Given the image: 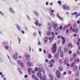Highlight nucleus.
Returning a JSON list of instances; mask_svg holds the SVG:
<instances>
[{"label":"nucleus","mask_w":80,"mask_h":80,"mask_svg":"<svg viewBox=\"0 0 80 80\" xmlns=\"http://www.w3.org/2000/svg\"><path fill=\"white\" fill-rule=\"evenodd\" d=\"M77 23H74L72 26L73 28H72V26H71L70 27V31H72L73 32H75L76 33H78V31H79V29L78 28V27H77Z\"/></svg>","instance_id":"1"},{"label":"nucleus","mask_w":80,"mask_h":80,"mask_svg":"<svg viewBox=\"0 0 80 80\" xmlns=\"http://www.w3.org/2000/svg\"><path fill=\"white\" fill-rule=\"evenodd\" d=\"M57 44L55 43L53 44L52 45V52L54 53H55L57 52Z\"/></svg>","instance_id":"2"},{"label":"nucleus","mask_w":80,"mask_h":80,"mask_svg":"<svg viewBox=\"0 0 80 80\" xmlns=\"http://www.w3.org/2000/svg\"><path fill=\"white\" fill-rule=\"evenodd\" d=\"M58 51L59 53H60V56L61 57H63V52L62 50V48L59 47L58 49Z\"/></svg>","instance_id":"3"},{"label":"nucleus","mask_w":80,"mask_h":80,"mask_svg":"<svg viewBox=\"0 0 80 80\" xmlns=\"http://www.w3.org/2000/svg\"><path fill=\"white\" fill-rule=\"evenodd\" d=\"M56 74L57 76V78H59L61 77V74L60 73V72L58 70H57L56 71Z\"/></svg>","instance_id":"4"},{"label":"nucleus","mask_w":80,"mask_h":80,"mask_svg":"<svg viewBox=\"0 0 80 80\" xmlns=\"http://www.w3.org/2000/svg\"><path fill=\"white\" fill-rule=\"evenodd\" d=\"M69 47H68L67 46H66L64 48V52L65 53H67V52L69 51Z\"/></svg>","instance_id":"5"},{"label":"nucleus","mask_w":80,"mask_h":80,"mask_svg":"<svg viewBox=\"0 0 80 80\" xmlns=\"http://www.w3.org/2000/svg\"><path fill=\"white\" fill-rule=\"evenodd\" d=\"M63 8L64 10H67H67H70V7L67 6V4H66L65 6L64 5L63 6Z\"/></svg>","instance_id":"6"},{"label":"nucleus","mask_w":80,"mask_h":80,"mask_svg":"<svg viewBox=\"0 0 80 80\" xmlns=\"http://www.w3.org/2000/svg\"><path fill=\"white\" fill-rule=\"evenodd\" d=\"M32 79L35 80H38V78L36 76H35V74L32 75Z\"/></svg>","instance_id":"7"},{"label":"nucleus","mask_w":80,"mask_h":80,"mask_svg":"<svg viewBox=\"0 0 80 80\" xmlns=\"http://www.w3.org/2000/svg\"><path fill=\"white\" fill-rule=\"evenodd\" d=\"M63 62L65 65L68 64V59L67 58H65L64 59Z\"/></svg>","instance_id":"8"},{"label":"nucleus","mask_w":80,"mask_h":80,"mask_svg":"<svg viewBox=\"0 0 80 80\" xmlns=\"http://www.w3.org/2000/svg\"><path fill=\"white\" fill-rule=\"evenodd\" d=\"M54 57L55 58H58V57H59V53L58 52L56 53L54 55Z\"/></svg>","instance_id":"9"},{"label":"nucleus","mask_w":80,"mask_h":80,"mask_svg":"<svg viewBox=\"0 0 80 80\" xmlns=\"http://www.w3.org/2000/svg\"><path fill=\"white\" fill-rule=\"evenodd\" d=\"M49 77L50 80H53V77L52 74L50 73L49 74Z\"/></svg>","instance_id":"10"},{"label":"nucleus","mask_w":80,"mask_h":80,"mask_svg":"<svg viewBox=\"0 0 80 80\" xmlns=\"http://www.w3.org/2000/svg\"><path fill=\"white\" fill-rule=\"evenodd\" d=\"M27 65L28 67H30L32 65V62L30 61H28L27 62Z\"/></svg>","instance_id":"11"},{"label":"nucleus","mask_w":80,"mask_h":80,"mask_svg":"<svg viewBox=\"0 0 80 80\" xmlns=\"http://www.w3.org/2000/svg\"><path fill=\"white\" fill-rule=\"evenodd\" d=\"M77 68H78V67L77 66H74L73 68V70L74 72H76L77 71Z\"/></svg>","instance_id":"12"},{"label":"nucleus","mask_w":80,"mask_h":80,"mask_svg":"<svg viewBox=\"0 0 80 80\" xmlns=\"http://www.w3.org/2000/svg\"><path fill=\"white\" fill-rule=\"evenodd\" d=\"M28 73H29V75H30V74H31V72H32V68H28Z\"/></svg>","instance_id":"13"},{"label":"nucleus","mask_w":80,"mask_h":80,"mask_svg":"<svg viewBox=\"0 0 80 80\" xmlns=\"http://www.w3.org/2000/svg\"><path fill=\"white\" fill-rule=\"evenodd\" d=\"M55 62V60L54 59H51L49 61V64H53Z\"/></svg>","instance_id":"14"},{"label":"nucleus","mask_w":80,"mask_h":80,"mask_svg":"<svg viewBox=\"0 0 80 80\" xmlns=\"http://www.w3.org/2000/svg\"><path fill=\"white\" fill-rule=\"evenodd\" d=\"M16 26L17 28V29H18V30H19V31H20V30H21V28H20V27L19 26V25L17 24L16 25Z\"/></svg>","instance_id":"15"},{"label":"nucleus","mask_w":80,"mask_h":80,"mask_svg":"<svg viewBox=\"0 0 80 80\" xmlns=\"http://www.w3.org/2000/svg\"><path fill=\"white\" fill-rule=\"evenodd\" d=\"M9 9L10 11L11 12H12V13H15V11L13 10V9H12V8H10Z\"/></svg>","instance_id":"16"},{"label":"nucleus","mask_w":80,"mask_h":80,"mask_svg":"<svg viewBox=\"0 0 80 80\" xmlns=\"http://www.w3.org/2000/svg\"><path fill=\"white\" fill-rule=\"evenodd\" d=\"M51 34H52V32H51V31L47 32V35H51Z\"/></svg>","instance_id":"17"},{"label":"nucleus","mask_w":80,"mask_h":80,"mask_svg":"<svg viewBox=\"0 0 80 80\" xmlns=\"http://www.w3.org/2000/svg\"><path fill=\"white\" fill-rule=\"evenodd\" d=\"M59 70L60 72H62L63 70V67H62V66H60L59 67Z\"/></svg>","instance_id":"18"},{"label":"nucleus","mask_w":80,"mask_h":80,"mask_svg":"<svg viewBox=\"0 0 80 80\" xmlns=\"http://www.w3.org/2000/svg\"><path fill=\"white\" fill-rule=\"evenodd\" d=\"M41 75L42 74L40 72H38L37 73V75L38 77H40L41 76Z\"/></svg>","instance_id":"19"},{"label":"nucleus","mask_w":80,"mask_h":80,"mask_svg":"<svg viewBox=\"0 0 80 80\" xmlns=\"http://www.w3.org/2000/svg\"><path fill=\"white\" fill-rule=\"evenodd\" d=\"M48 58H52V55L50 54H48Z\"/></svg>","instance_id":"20"},{"label":"nucleus","mask_w":80,"mask_h":80,"mask_svg":"<svg viewBox=\"0 0 80 80\" xmlns=\"http://www.w3.org/2000/svg\"><path fill=\"white\" fill-rule=\"evenodd\" d=\"M30 58V56L29 55H28L26 56V60H29Z\"/></svg>","instance_id":"21"},{"label":"nucleus","mask_w":80,"mask_h":80,"mask_svg":"<svg viewBox=\"0 0 80 80\" xmlns=\"http://www.w3.org/2000/svg\"><path fill=\"white\" fill-rule=\"evenodd\" d=\"M72 44L71 43H69L68 45V46L69 47H69H70V48H71V47H72Z\"/></svg>","instance_id":"22"},{"label":"nucleus","mask_w":80,"mask_h":80,"mask_svg":"<svg viewBox=\"0 0 80 80\" xmlns=\"http://www.w3.org/2000/svg\"><path fill=\"white\" fill-rule=\"evenodd\" d=\"M76 57H77V53H75L73 55V58H75Z\"/></svg>","instance_id":"23"},{"label":"nucleus","mask_w":80,"mask_h":80,"mask_svg":"<svg viewBox=\"0 0 80 80\" xmlns=\"http://www.w3.org/2000/svg\"><path fill=\"white\" fill-rule=\"evenodd\" d=\"M34 13H35V15H36V16H38V15H39V14H38V13H37V12H36V11H34Z\"/></svg>","instance_id":"24"},{"label":"nucleus","mask_w":80,"mask_h":80,"mask_svg":"<svg viewBox=\"0 0 80 80\" xmlns=\"http://www.w3.org/2000/svg\"><path fill=\"white\" fill-rule=\"evenodd\" d=\"M19 65H20V66H21L22 67H24V64H23V63L22 62H21V63Z\"/></svg>","instance_id":"25"},{"label":"nucleus","mask_w":80,"mask_h":80,"mask_svg":"<svg viewBox=\"0 0 80 80\" xmlns=\"http://www.w3.org/2000/svg\"><path fill=\"white\" fill-rule=\"evenodd\" d=\"M76 75H79V71L78 70H77L76 72Z\"/></svg>","instance_id":"26"},{"label":"nucleus","mask_w":80,"mask_h":80,"mask_svg":"<svg viewBox=\"0 0 80 80\" xmlns=\"http://www.w3.org/2000/svg\"><path fill=\"white\" fill-rule=\"evenodd\" d=\"M61 39L63 40H66V38L63 37V36H61Z\"/></svg>","instance_id":"27"},{"label":"nucleus","mask_w":80,"mask_h":80,"mask_svg":"<svg viewBox=\"0 0 80 80\" xmlns=\"http://www.w3.org/2000/svg\"><path fill=\"white\" fill-rule=\"evenodd\" d=\"M42 80H47V78H46V76L44 75L42 78Z\"/></svg>","instance_id":"28"},{"label":"nucleus","mask_w":80,"mask_h":80,"mask_svg":"<svg viewBox=\"0 0 80 80\" xmlns=\"http://www.w3.org/2000/svg\"><path fill=\"white\" fill-rule=\"evenodd\" d=\"M18 70L20 73H21V74H22V72L20 70V68H18Z\"/></svg>","instance_id":"29"},{"label":"nucleus","mask_w":80,"mask_h":80,"mask_svg":"<svg viewBox=\"0 0 80 80\" xmlns=\"http://www.w3.org/2000/svg\"><path fill=\"white\" fill-rule=\"evenodd\" d=\"M17 62L19 65L22 62L21 61H20V60H18L17 61Z\"/></svg>","instance_id":"30"},{"label":"nucleus","mask_w":80,"mask_h":80,"mask_svg":"<svg viewBox=\"0 0 80 80\" xmlns=\"http://www.w3.org/2000/svg\"><path fill=\"white\" fill-rule=\"evenodd\" d=\"M58 18H59V19H60V20H61V21H62L63 18L62 17H60V16H59L58 17Z\"/></svg>","instance_id":"31"},{"label":"nucleus","mask_w":80,"mask_h":80,"mask_svg":"<svg viewBox=\"0 0 80 80\" xmlns=\"http://www.w3.org/2000/svg\"><path fill=\"white\" fill-rule=\"evenodd\" d=\"M13 57L15 59H17L18 58V57L17 56L13 55Z\"/></svg>","instance_id":"32"},{"label":"nucleus","mask_w":80,"mask_h":80,"mask_svg":"<svg viewBox=\"0 0 80 80\" xmlns=\"http://www.w3.org/2000/svg\"><path fill=\"white\" fill-rule=\"evenodd\" d=\"M57 27V24H54V25L53 27L54 28H55L56 27Z\"/></svg>","instance_id":"33"},{"label":"nucleus","mask_w":80,"mask_h":80,"mask_svg":"<svg viewBox=\"0 0 80 80\" xmlns=\"http://www.w3.org/2000/svg\"><path fill=\"white\" fill-rule=\"evenodd\" d=\"M38 71L39 72H42V70L40 68H38Z\"/></svg>","instance_id":"34"},{"label":"nucleus","mask_w":80,"mask_h":80,"mask_svg":"<svg viewBox=\"0 0 80 80\" xmlns=\"http://www.w3.org/2000/svg\"><path fill=\"white\" fill-rule=\"evenodd\" d=\"M59 62L60 63L62 64L63 63V61L62 60H59Z\"/></svg>","instance_id":"35"},{"label":"nucleus","mask_w":80,"mask_h":80,"mask_svg":"<svg viewBox=\"0 0 80 80\" xmlns=\"http://www.w3.org/2000/svg\"><path fill=\"white\" fill-rule=\"evenodd\" d=\"M58 3H59V5H62V3H61V1H59L58 2Z\"/></svg>","instance_id":"36"},{"label":"nucleus","mask_w":80,"mask_h":80,"mask_svg":"<svg viewBox=\"0 0 80 80\" xmlns=\"http://www.w3.org/2000/svg\"><path fill=\"white\" fill-rule=\"evenodd\" d=\"M68 32H69V30H68V29H67L66 30V33L67 35L68 34Z\"/></svg>","instance_id":"37"},{"label":"nucleus","mask_w":80,"mask_h":80,"mask_svg":"<svg viewBox=\"0 0 80 80\" xmlns=\"http://www.w3.org/2000/svg\"><path fill=\"white\" fill-rule=\"evenodd\" d=\"M48 38L47 37H46L44 38V40H48Z\"/></svg>","instance_id":"38"},{"label":"nucleus","mask_w":80,"mask_h":80,"mask_svg":"<svg viewBox=\"0 0 80 80\" xmlns=\"http://www.w3.org/2000/svg\"><path fill=\"white\" fill-rule=\"evenodd\" d=\"M50 15L51 17H52V16H54V14H53V13L52 12L50 13Z\"/></svg>","instance_id":"39"},{"label":"nucleus","mask_w":80,"mask_h":80,"mask_svg":"<svg viewBox=\"0 0 80 80\" xmlns=\"http://www.w3.org/2000/svg\"><path fill=\"white\" fill-rule=\"evenodd\" d=\"M78 55H80V52H79V51L78 50V51L77 52Z\"/></svg>","instance_id":"40"},{"label":"nucleus","mask_w":80,"mask_h":80,"mask_svg":"<svg viewBox=\"0 0 80 80\" xmlns=\"http://www.w3.org/2000/svg\"><path fill=\"white\" fill-rule=\"evenodd\" d=\"M74 65H75V63H72L71 65V67H73V66H74Z\"/></svg>","instance_id":"41"},{"label":"nucleus","mask_w":80,"mask_h":80,"mask_svg":"<svg viewBox=\"0 0 80 80\" xmlns=\"http://www.w3.org/2000/svg\"><path fill=\"white\" fill-rule=\"evenodd\" d=\"M77 12H75L74 13H72V15H77Z\"/></svg>","instance_id":"42"},{"label":"nucleus","mask_w":80,"mask_h":80,"mask_svg":"<svg viewBox=\"0 0 80 80\" xmlns=\"http://www.w3.org/2000/svg\"><path fill=\"white\" fill-rule=\"evenodd\" d=\"M63 27V26L62 25L60 26V28H59V29L60 30H62V28Z\"/></svg>","instance_id":"43"},{"label":"nucleus","mask_w":80,"mask_h":80,"mask_svg":"<svg viewBox=\"0 0 80 80\" xmlns=\"http://www.w3.org/2000/svg\"><path fill=\"white\" fill-rule=\"evenodd\" d=\"M62 44H65V40H62Z\"/></svg>","instance_id":"44"},{"label":"nucleus","mask_w":80,"mask_h":80,"mask_svg":"<svg viewBox=\"0 0 80 80\" xmlns=\"http://www.w3.org/2000/svg\"><path fill=\"white\" fill-rule=\"evenodd\" d=\"M5 48L6 49V50H8V46H5Z\"/></svg>","instance_id":"45"},{"label":"nucleus","mask_w":80,"mask_h":80,"mask_svg":"<svg viewBox=\"0 0 80 80\" xmlns=\"http://www.w3.org/2000/svg\"><path fill=\"white\" fill-rule=\"evenodd\" d=\"M38 70V68H37V67L35 68V70L36 71V72H37Z\"/></svg>","instance_id":"46"},{"label":"nucleus","mask_w":80,"mask_h":80,"mask_svg":"<svg viewBox=\"0 0 80 80\" xmlns=\"http://www.w3.org/2000/svg\"><path fill=\"white\" fill-rule=\"evenodd\" d=\"M64 27L66 29V28H68V26L66 25L65 26H64Z\"/></svg>","instance_id":"47"},{"label":"nucleus","mask_w":80,"mask_h":80,"mask_svg":"<svg viewBox=\"0 0 80 80\" xmlns=\"http://www.w3.org/2000/svg\"><path fill=\"white\" fill-rule=\"evenodd\" d=\"M79 16H80V13H79L78 14V15H76V17H79Z\"/></svg>","instance_id":"48"},{"label":"nucleus","mask_w":80,"mask_h":80,"mask_svg":"<svg viewBox=\"0 0 80 80\" xmlns=\"http://www.w3.org/2000/svg\"><path fill=\"white\" fill-rule=\"evenodd\" d=\"M40 80H42V78L43 77V76H42V75H41L40 77Z\"/></svg>","instance_id":"49"},{"label":"nucleus","mask_w":80,"mask_h":80,"mask_svg":"<svg viewBox=\"0 0 80 80\" xmlns=\"http://www.w3.org/2000/svg\"><path fill=\"white\" fill-rule=\"evenodd\" d=\"M48 29L49 30H50L52 29V26H49V27L48 28Z\"/></svg>","instance_id":"50"},{"label":"nucleus","mask_w":80,"mask_h":80,"mask_svg":"<svg viewBox=\"0 0 80 80\" xmlns=\"http://www.w3.org/2000/svg\"><path fill=\"white\" fill-rule=\"evenodd\" d=\"M77 62H78V63H79V62H80V60H79V59L78 58L77 59Z\"/></svg>","instance_id":"51"},{"label":"nucleus","mask_w":80,"mask_h":80,"mask_svg":"<svg viewBox=\"0 0 80 80\" xmlns=\"http://www.w3.org/2000/svg\"><path fill=\"white\" fill-rule=\"evenodd\" d=\"M0 14H1V15H4L3 14V12H2L0 11Z\"/></svg>","instance_id":"52"},{"label":"nucleus","mask_w":80,"mask_h":80,"mask_svg":"<svg viewBox=\"0 0 80 80\" xmlns=\"http://www.w3.org/2000/svg\"><path fill=\"white\" fill-rule=\"evenodd\" d=\"M35 23L36 24V25H38V22H35Z\"/></svg>","instance_id":"53"},{"label":"nucleus","mask_w":80,"mask_h":80,"mask_svg":"<svg viewBox=\"0 0 80 80\" xmlns=\"http://www.w3.org/2000/svg\"><path fill=\"white\" fill-rule=\"evenodd\" d=\"M61 36H58V38L59 39L60 38H61Z\"/></svg>","instance_id":"54"},{"label":"nucleus","mask_w":80,"mask_h":80,"mask_svg":"<svg viewBox=\"0 0 80 80\" xmlns=\"http://www.w3.org/2000/svg\"><path fill=\"white\" fill-rule=\"evenodd\" d=\"M51 64V65H49L50 67H52L53 66V64Z\"/></svg>","instance_id":"55"},{"label":"nucleus","mask_w":80,"mask_h":80,"mask_svg":"<svg viewBox=\"0 0 80 80\" xmlns=\"http://www.w3.org/2000/svg\"><path fill=\"white\" fill-rule=\"evenodd\" d=\"M69 54H71V53H72V51L71 50L69 51Z\"/></svg>","instance_id":"56"},{"label":"nucleus","mask_w":80,"mask_h":80,"mask_svg":"<svg viewBox=\"0 0 80 80\" xmlns=\"http://www.w3.org/2000/svg\"><path fill=\"white\" fill-rule=\"evenodd\" d=\"M45 62H46V63H47V62H48V59H46L45 60Z\"/></svg>","instance_id":"57"},{"label":"nucleus","mask_w":80,"mask_h":80,"mask_svg":"<svg viewBox=\"0 0 80 80\" xmlns=\"http://www.w3.org/2000/svg\"><path fill=\"white\" fill-rule=\"evenodd\" d=\"M25 78H27L28 77V75H25V76H24Z\"/></svg>","instance_id":"58"},{"label":"nucleus","mask_w":80,"mask_h":80,"mask_svg":"<svg viewBox=\"0 0 80 80\" xmlns=\"http://www.w3.org/2000/svg\"><path fill=\"white\" fill-rule=\"evenodd\" d=\"M42 25L41 23L39 24V25H38L39 27H41Z\"/></svg>","instance_id":"59"},{"label":"nucleus","mask_w":80,"mask_h":80,"mask_svg":"<svg viewBox=\"0 0 80 80\" xmlns=\"http://www.w3.org/2000/svg\"><path fill=\"white\" fill-rule=\"evenodd\" d=\"M43 52H44V53H45V54H46V50H43Z\"/></svg>","instance_id":"60"},{"label":"nucleus","mask_w":80,"mask_h":80,"mask_svg":"<svg viewBox=\"0 0 80 80\" xmlns=\"http://www.w3.org/2000/svg\"><path fill=\"white\" fill-rule=\"evenodd\" d=\"M66 74H67L66 72H64L63 73V75H66Z\"/></svg>","instance_id":"61"},{"label":"nucleus","mask_w":80,"mask_h":80,"mask_svg":"<svg viewBox=\"0 0 80 80\" xmlns=\"http://www.w3.org/2000/svg\"><path fill=\"white\" fill-rule=\"evenodd\" d=\"M73 37H76V36H77V34L75 33L73 35Z\"/></svg>","instance_id":"62"},{"label":"nucleus","mask_w":80,"mask_h":80,"mask_svg":"<svg viewBox=\"0 0 80 80\" xmlns=\"http://www.w3.org/2000/svg\"><path fill=\"white\" fill-rule=\"evenodd\" d=\"M77 22L78 23V24H80V21H78Z\"/></svg>","instance_id":"63"},{"label":"nucleus","mask_w":80,"mask_h":80,"mask_svg":"<svg viewBox=\"0 0 80 80\" xmlns=\"http://www.w3.org/2000/svg\"><path fill=\"white\" fill-rule=\"evenodd\" d=\"M78 50H80V45H79V46H78Z\"/></svg>","instance_id":"64"}]
</instances>
